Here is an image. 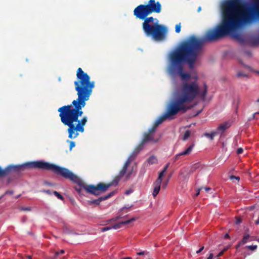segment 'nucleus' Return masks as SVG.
<instances>
[{
	"label": "nucleus",
	"instance_id": "f257e3e1",
	"mask_svg": "<svg viewBox=\"0 0 259 259\" xmlns=\"http://www.w3.org/2000/svg\"><path fill=\"white\" fill-rule=\"evenodd\" d=\"M221 8L223 19L221 24L214 28L207 30L203 37H198L195 35L189 36L169 55L167 67L169 74L171 76L178 74L182 80L180 89L175 92L172 100L183 94L185 85L188 89L191 88L194 98L185 104L189 109L191 108L189 104L197 97L198 96L203 101L206 100L208 87L204 83L202 90H200L197 76L194 81H186L191 78V75L184 72L183 64L187 63L189 67L193 69L205 42L215 41L227 35H230L240 42L243 41V37L237 31L244 26L259 21V0H252L250 4L242 0H226L222 3Z\"/></svg>",
	"mask_w": 259,
	"mask_h": 259
},
{
	"label": "nucleus",
	"instance_id": "f03ea898",
	"mask_svg": "<svg viewBox=\"0 0 259 259\" xmlns=\"http://www.w3.org/2000/svg\"><path fill=\"white\" fill-rule=\"evenodd\" d=\"M77 80L75 81L74 85L77 92V98L74 100L70 105H64L58 109L61 121L64 125L68 126L67 132L69 139H75L79 133H83L84 126L88 121L87 116H83L82 109L86 105L95 87V81L90 80V76L84 72L81 68L76 71Z\"/></svg>",
	"mask_w": 259,
	"mask_h": 259
},
{
	"label": "nucleus",
	"instance_id": "7ed1b4c3",
	"mask_svg": "<svg viewBox=\"0 0 259 259\" xmlns=\"http://www.w3.org/2000/svg\"><path fill=\"white\" fill-rule=\"evenodd\" d=\"M187 86L184 87L183 94L178 98L172 100L167 106L165 113L159 117L154 122L153 126L149 129L147 133L153 135L154 134L157 127L163 122L166 119L177 115L179 112H186L189 108L185 105L194 98L192 95L193 92L192 88L188 89Z\"/></svg>",
	"mask_w": 259,
	"mask_h": 259
},
{
	"label": "nucleus",
	"instance_id": "20e7f679",
	"mask_svg": "<svg viewBox=\"0 0 259 259\" xmlns=\"http://www.w3.org/2000/svg\"><path fill=\"white\" fill-rule=\"evenodd\" d=\"M26 167L50 170L55 174L59 175L65 179H69L73 182L78 183L79 181L78 177L70 171L68 169L60 167L49 162H44L43 161H36L27 162L23 164L20 165H9L5 168V170H7L6 176L8 175L11 171H22L24 170L25 168Z\"/></svg>",
	"mask_w": 259,
	"mask_h": 259
},
{
	"label": "nucleus",
	"instance_id": "39448f33",
	"mask_svg": "<svg viewBox=\"0 0 259 259\" xmlns=\"http://www.w3.org/2000/svg\"><path fill=\"white\" fill-rule=\"evenodd\" d=\"M143 30L147 36H151L156 40L164 39L167 31L166 28L158 23V20L153 17H146L142 19Z\"/></svg>",
	"mask_w": 259,
	"mask_h": 259
},
{
	"label": "nucleus",
	"instance_id": "423d86ee",
	"mask_svg": "<svg viewBox=\"0 0 259 259\" xmlns=\"http://www.w3.org/2000/svg\"><path fill=\"white\" fill-rule=\"evenodd\" d=\"M130 164V163H129L128 161H126L122 169L119 172V176L115 177L112 182L108 184L100 183L97 186L93 185H87L84 184H81L80 183H79V185L85 189L87 192L95 195H99L101 192H106L111 186L117 185L120 178L122 177L126 172L127 167Z\"/></svg>",
	"mask_w": 259,
	"mask_h": 259
},
{
	"label": "nucleus",
	"instance_id": "0eeeda50",
	"mask_svg": "<svg viewBox=\"0 0 259 259\" xmlns=\"http://www.w3.org/2000/svg\"><path fill=\"white\" fill-rule=\"evenodd\" d=\"M162 6L159 2L149 0L146 5H140L134 10V15L139 19L146 18L153 13H160Z\"/></svg>",
	"mask_w": 259,
	"mask_h": 259
},
{
	"label": "nucleus",
	"instance_id": "6e6552de",
	"mask_svg": "<svg viewBox=\"0 0 259 259\" xmlns=\"http://www.w3.org/2000/svg\"><path fill=\"white\" fill-rule=\"evenodd\" d=\"M158 141V139H155L153 135L145 133L143 135V138L139 145L143 148L144 145L149 142L156 143Z\"/></svg>",
	"mask_w": 259,
	"mask_h": 259
},
{
	"label": "nucleus",
	"instance_id": "1a4fd4ad",
	"mask_svg": "<svg viewBox=\"0 0 259 259\" xmlns=\"http://www.w3.org/2000/svg\"><path fill=\"white\" fill-rule=\"evenodd\" d=\"M142 147L139 145L133 151V152L131 154V155L128 156L127 159L126 161H129V163H131V162L135 159L136 157L138 155L140 151L142 149Z\"/></svg>",
	"mask_w": 259,
	"mask_h": 259
},
{
	"label": "nucleus",
	"instance_id": "9d476101",
	"mask_svg": "<svg viewBox=\"0 0 259 259\" xmlns=\"http://www.w3.org/2000/svg\"><path fill=\"white\" fill-rule=\"evenodd\" d=\"M136 219L134 218L126 221H123L116 223L112 226V229H118L121 228L123 225H126L130 224L131 222L135 221Z\"/></svg>",
	"mask_w": 259,
	"mask_h": 259
},
{
	"label": "nucleus",
	"instance_id": "9b49d317",
	"mask_svg": "<svg viewBox=\"0 0 259 259\" xmlns=\"http://www.w3.org/2000/svg\"><path fill=\"white\" fill-rule=\"evenodd\" d=\"M194 145H190L186 150L185 151L177 154L175 156V161H177L178 159H179L180 156H186L187 155H189L192 152V150L193 148Z\"/></svg>",
	"mask_w": 259,
	"mask_h": 259
},
{
	"label": "nucleus",
	"instance_id": "f8f14e48",
	"mask_svg": "<svg viewBox=\"0 0 259 259\" xmlns=\"http://www.w3.org/2000/svg\"><path fill=\"white\" fill-rule=\"evenodd\" d=\"M114 192H112L110 193L109 194H108V195H106L105 196L101 197L97 199L90 201V203L99 205L102 201L105 200L109 198L110 197L113 196L114 195Z\"/></svg>",
	"mask_w": 259,
	"mask_h": 259
},
{
	"label": "nucleus",
	"instance_id": "ddd939ff",
	"mask_svg": "<svg viewBox=\"0 0 259 259\" xmlns=\"http://www.w3.org/2000/svg\"><path fill=\"white\" fill-rule=\"evenodd\" d=\"M161 183L157 181H155L154 183V189L152 195L154 197H155L160 190Z\"/></svg>",
	"mask_w": 259,
	"mask_h": 259
},
{
	"label": "nucleus",
	"instance_id": "4468645a",
	"mask_svg": "<svg viewBox=\"0 0 259 259\" xmlns=\"http://www.w3.org/2000/svg\"><path fill=\"white\" fill-rule=\"evenodd\" d=\"M230 126V124L229 122H226L220 124L218 127V130L224 132Z\"/></svg>",
	"mask_w": 259,
	"mask_h": 259
},
{
	"label": "nucleus",
	"instance_id": "2eb2a0df",
	"mask_svg": "<svg viewBox=\"0 0 259 259\" xmlns=\"http://www.w3.org/2000/svg\"><path fill=\"white\" fill-rule=\"evenodd\" d=\"M250 45L253 47L259 45V36L252 38L250 41Z\"/></svg>",
	"mask_w": 259,
	"mask_h": 259
},
{
	"label": "nucleus",
	"instance_id": "dca6fc26",
	"mask_svg": "<svg viewBox=\"0 0 259 259\" xmlns=\"http://www.w3.org/2000/svg\"><path fill=\"white\" fill-rule=\"evenodd\" d=\"M147 161L149 164H153L157 162V159L155 156H151L147 159Z\"/></svg>",
	"mask_w": 259,
	"mask_h": 259
},
{
	"label": "nucleus",
	"instance_id": "f3484780",
	"mask_svg": "<svg viewBox=\"0 0 259 259\" xmlns=\"http://www.w3.org/2000/svg\"><path fill=\"white\" fill-rule=\"evenodd\" d=\"M236 76H237V77L238 78L243 77V78H245L246 79L248 78V74H246V73H243L242 71H238V72H237V73L236 74Z\"/></svg>",
	"mask_w": 259,
	"mask_h": 259
},
{
	"label": "nucleus",
	"instance_id": "a211bd4d",
	"mask_svg": "<svg viewBox=\"0 0 259 259\" xmlns=\"http://www.w3.org/2000/svg\"><path fill=\"white\" fill-rule=\"evenodd\" d=\"M249 238H250V235L248 234L245 233L244 234L243 237L241 240V243L245 244L246 243H247L248 242Z\"/></svg>",
	"mask_w": 259,
	"mask_h": 259
},
{
	"label": "nucleus",
	"instance_id": "6ab92c4d",
	"mask_svg": "<svg viewBox=\"0 0 259 259\" xmlns=\"http://www.w3.org/2000/svg\"><path fill=\"white\" fill-rule=\"evenodd\" d=\"M215 135H216L215 132H212L210 134L206 133L204 134V136L209 138L210 140H213L214 137L215 136Z\"/></svg>",
	"mask_w": 259,
	"mask_h": 259
},
{
	"label": "nucleus",
	"instance_id": "aec40b11",
	"mask_svg": "<svg viewBox=\"0 0 259 259\" xmlns=\"http://www.w3.org/2000/svg\"><path fill=\"white\" fill-rule=\"evenodd\" d=\"M164 174H165V172H164L163 171L161 170L159 173L158 177L157 179L156 180V181L159 182L161 183L162 182V177L164 176Z\"/></svg>",
	"mask_w": 259,
	"mask_h": 259
},
{
	"label": "nucleus",
	"instance_id": "412c9836",
	"mask_svg": "<svg viewBox=\"0 0 259 259\" xmlns=\"http://www.w3.org/2000/svg\"><path fill=\"white\" fill-rule=\"evenodd\" d=\"M190 134H191L190 131L189 130H187L184 135L183 140L184 141L187 140L188 139V138L190 137Z\"/></svg>",
	"mask_w": 259,
	"mask_h": 259
},
{
	"label": "nucleus",
	"instance_id": "4be33fe9",
	"mask_svg": "<svg viewBox=\"0 0 259 259\" xmlns=\"http://www.w3.org/2000/svg\"><path fill=\"white\" fill-rule=\"evenodd\" d=\"M6 171L7 170L3 169L2 167L0 166V178L6 176Z\"/></svg>",
	"mask_w": 259,
	"mask_h": 259
},
{
	"label": "nucleus",
	"instance_id": "5701e85b",
	"mask_svg": "<svg viewBox=\"0 0 259 259\" xmlns=\"http://www.w3.org/2000/svg\"><path fill=\"white\" fill-rule=\"evenodd\" d=\"M53 194L59 199L63 200L64 199L63 196L57 191H54Z\"/></svg>",
	"mask_w": 259,
	"mask_h": 259
},
{
	"label": "nucleus",
	"instance_id": "b1692460",
	"mask_svg": "<svg viewBox=\"0 0 259 259\" xmlns=\"http://www.w3.org/2000/svg\"><path fill=\"white\" fill-rule=\"evenodd\" d=\"M257 246L255 245H247L245 246L246 248H247L250 250L254 251L257 249Z\"/></svg>",
	"mask_w": 259,
	"mask_h": 259
},
{
	"label": "nucleus",
	"instance_id": "393cba45",
	"mask_svg": "<svg viewBox=\"0 0 259 259\" xmlns=\"http://www.w3.org/2000/svg\"><path fill=\"white\" fill-rule=\"evenodd\" d=\"M65 253V251L63 249L61 250L60 251H57L55 252L54 256L53 257V258H56L60 254H63Z\"/></svg>",
	"mask_w": 259,
	"mask_h": 259
},
{
	"label": "nucleus",
	"instance_id": "a878e982",
	"mask_svg": "<svg viewBox=\"0 0 259 259\" xmlns=\"http://www.w3.org/2000/svg\"><path fill=\"white\" fill-rule=\"evenodd\" d=\"M181 25L180 23L178 24H177L175 27L176 32L178 33H180L181 31Z\"/></svg>",
	"mask_w": 259,
	"mask_h": 259
},
{
	"label": "nucleus",
	"instance_id": "bb28decb",
	"mask_svg": "<svg viewBox=\"0 0 259 259\" xmlns=\"http://www.w3.org/2000/svg\"><path fill=\"white\" fill-rule=\"evenodd\" d=\"M230 179L233 181H234V180H236L238 181L240 180V178L239 177H236L235 176H230Z\"/></svg>",
	"mask_w": 259,
	"mask_h": 259
},
{
	"label": "nucleus",
	"instance_id": "cd10ccee",
	"mask_svg": "<svg viewBox=\"0 0 259 259\" xmlns=\"http://www.w3.org/2000/svg\"><path fill=\"white\" fill-rule=\"evenodd\" d=\"M75 146V143L73 141H70V145H69V149L71 151L72 149V148L74 147Z\"/></svg>",
	"mask_w": 259,
	"mask_h": 259
},
{
	"label": "nucleus",
	"instance_id": "c85d7f7f",
	"mask_svg": "<svg viewBox=\"0 0 259 259\" xmlns=\"http://www.w3.org/2000/svg\"><path fill=\"white\" fill-rule=\"evenodd\" d=\"M111 229H112V226L111 227H106L102 228L101 231H102V232H105V231L109 230Z\"/></svg>",
	"mask_w": 259,
	"mask_h": 259
},
{
	"label": "nucleus",
	"instance_id": "c756f323",
	"mask_svg": "<svg viewBox=\"0 0 259 259\" xmlns=\"http://www.w3.org/2000/svg\"><path fill=\"white\" fill-rule=\"evenodd\" d=\"M148 253V252H146L145 251H143L137 252V254L138 255H144V254H147Z\"/></svg>",
	"mask_w": 259,
	"mask_h": 259
},
{
	"label": "nucleus",
	"instance_id": "7c9ffc66",
	"mask_svg": "<svg viewBox=\"0 0 259 259\" xmlns=\"http://www.w3.org/2000/svg\"><path fill=\"white\" fill-rule=\"evenodd\" d=\"M243 152V149L242 148H239L237 150V153L238 154H241Z\"/></svg>",
	"mask_w": 259,
	"mask_h": 259
},
{
	"label": "nucleus",
	"instance_id": "2f4dec72",
	"mask_svg": "<svg viewBox=\"0 0 259 259\" xmlns=\"http://www.w3.org/2000/svg\"><path fill=\"white\" fill-rule=\"evenodd\" d=\"M42 192H43L47 194H49V195L52 194V192L50 190H44L42 191Z\"/></svg>",
	"mask_w": 259,
	"mask_h": 259
},
{
	"label": "nucleus",
	"instance_id": "473e14b6",
	"mask_svg": "<svg viewBox=\"0 0 259 259\" xmlns=\"http://www.w3.org/2000/svg\"><path fill=\"white\" fill-rule=\"evenodd\" d=\"M225 250H222L219 253V254L217 255V257H219L223 255V254L224 253Z\"/></svg>",
	"mask_w": 259,
	"mask_h": 259
},
{
	"label": "nucleus",
	"instance_id": "72a5a7b5",
	"mask_svg": "<svg viewBox=\"0 0 259 259\" xmlns=\"http://www.w3.org/2000/svg\"><path fill=\"white\" fill-rule=\"evenodd\" d=\"M169 163H167L163 168V169L162 170V171H163L164 172H166V170L167 169L168 167V166H169Z\"/></svg>",
	"mask_w": 259,
	"mask_h": 259
},
{
	"label": "nucleus",
	"instance_id": "f704fd0d",
	"mask_svg": "<svg viewBox=\"0 0 259 259\" xmlns=\"http://www.w3.org/2000/svg\"><path fill=\"white\" fill-rule=\"evenodd\" d=\"M203 189V187H201L199 189H198L197 192H196V193L195 194V196H197L199 195V194H200V192L201 190H202Z\"/></svg>",
	"mask_w": 259,
	"mask_h": 259
},
{
	"label": "nucleus",
	"instance_id": "c9c22d12",
	"mask_svg": "<svg viewBox=\"0 0 259 259\" xmlns=\"http://www.w3.org/2000/svg\"><path fill=\"white\" fill-rule=\"evenodd\" d=\"M244 244V243H241V241H240L236 245V248H238L241 245Z\"/></svg>",
	"mask_w": 259,
	"mask_h": 259
},
{
	"label": "nucleus",
	"instance_id": "e433bc0d",
	"mask_svg": "<svg viewBox=\"0 0 259 259\" xmlns=\"http://www.w3.org/2000/svg\"><path fill=\"white\" fill-rule=\"evenodd\" d=\"M203 249H204V246H202L198 250H197L196 251V253H199L201 252L203 250Z\"/></svg>",
	"mask_w": 259,
	"mask_h": 259
},
{
	"label": "nucleus",
	"instance_id": "4c0bfd02",
	"mask_svg": "<svg viewBox=\"0 0 259 259\" xmlns=\"http://www.w3.org/2000/svg\"><path fill=\"white\" fill-rule=\"evenodd\" d=\"M204 189L206 192H208L211 190V188L209 187H203V189Z\"/></svg>",
	"mask_w": 259,
	"mask_h": 259
},
{
	"label": "nucleus",
	"instance_id": "58836bf2",
	"mask_svg": "<svg viewBox=\"0 0 259 259\" xmlns=\"http://www.w3.org/2000/svg\"><path fill=\"white\" fill-rule=\"evenodd\" d=\"M21 209L23 210H27V211H29L31 210L30 207H23V208H22Z\"/></svg>",
	"mask_w": 259,
	"mask_h": 259
},
{
	"label": "nucleus",
	"instance_id": "ea45409f",
	"mask_svg": "<svg viewBox=\"0 0 259 259\" xmlns=\"http://www.w3.org/2000/svg\"><path fill=\"white\" fill-rule=\"evenodd\" d=\"M213 256V254L212 253H210L209 255L207 258V259H212Z\"/></svg>",
	"mask_w": 259,
	"mask_h": 259
},
{
	"label": "nucleus",
	"instance_id": "a19ab883",
	"mask_svg": "<svg viewBox=\"0 0 259 259\" xmlns=\"http://www.w3.org/2000/svg\"><path fill=\"white\" fill-rule=\"evenodd\" d=\"M13 192L12 191H7L6 192H5V194H13Z\"/></svg>",
	"mask_w": 259,
	"mask_h": 259
},
{
	"label": "nucleus",
	"instance_id": "79ce46f5",
	"mask_svg": "<svg viewBox=\"0 0 259 259\" xmlns=\"http://www.w3.org/2000/svg\"><path fill=\"white\" fill-rule=\"evenodd\" d=\"M224 237H225V238L229 239V238H230V236H229V235L228 233H227V234H225Z\"/></svg>",
	"mask_w": 259,
	"mask_h": 259
},
{
	"label": "nucleus",
	"instance_id": "37998d69",
	"mask_svg": "<svg viewBox=\"0 0 259 259\" xmlns=\"http://www.w3.org/2000/svg\"><path fill=\"white\" fill-rule=\"evenodd\" d=\"M255 223L256 225H259V217H258V218L257 219V220H256Z\"/></svg>",
	"mask_w": 259,
	"mask_h": 259
},
{
	"label": "nucleus",
	"instance_id": "c03bdc74",
	"mask_svg": "<svg viewBox=\"0 0 259 259\" xmlns=\"http://www.w3.org/2000/svg\"><path fill=\"white\" fill-rule=\"evenodd\" d=\"M132 171H130V172H129L128 173V175H127V178H129V177H130V176H131V175L132 174Z\"/></svg>",
	"mask_w": 259,
	"mask_h": 259
},
{
	"label": "nucleus",
	"instance_id": "a18cd8bd",
	"mask_svg": "<svg viewBox=\"0 0 259 259\" xmlns=\"http://www.w3.org/2000/svg\"><path fill=\"white\" fill-rule=\"evenodd\" d=\"M259 114V112H256V113H254V114L253 115V117H252L253 118H255V114Z\"/></svg>",
	"mask_w": 259,
	"mask_h": 259
},
{
	"label": "nucleus",
	"instance_id": "49530a36",
	"mask_svg": "<svg viewBox=\"0 0 259 259\" xmlns=\"http://www.w3.org/2000/svg\"><path fill=\"white\" fill-rule=\"evenodd\" d=\"M241 223V220H237V221H236V224H239Z\"/></svg>",
	"mask_w": 259,
	"mask_h": 259
},
{
	"label": "nucleus",
	"instance_id": "de8ad7c7",
	"mask_svg": "<svg viewBox=\"0 0 259 259\" xmlns=\"http://www.w3.org/2000/svg\"><path fill=\"white\" fill-rule=\"evenodd\" d=\"M130 193V190H127L126 192H125V194L128 195Z\"/></svg>",
	"mask_w": 259,
	"mask_h": 259
},
{
	"label": "nucleus",
	"instance_id": "09e8293b",
	"mask_svg": "<svg viewBox=\"0 0 259 259\" xmlns=\"http://www.w3.org/2000/svg\"><path fill=\"white\" fill-rule=\"evenodd\" d=\"M121 259H132V257H126L122 258Z\"/></svg>",
	"mask_w": 259,
	"mask_h": 259
},
{
	"label": "nucleus",
	"instance_id": "8fccbe9b",
	"mask_svg": "<svg viewBox=\"0 0 259 259\" xmlns=\"http://www.w3.org/2000/svg\"><path fill=\"white\" fill-rule=\"evenodd\" d=\"M27 257L28 258V259H31L32 258V256L31 255H27Z\"/></svg>",
	"mask_w": 259,
	"mask_h": 259
},
{
	"label": "nucleus",
	"instance_id": "3c124183",
	"mask_svg": "<svg viewBox=\"0 0 259 259\" xmlns=\"http://www.w3.org/2000/svg\"><path fill=\"white\" fill-rule=\"evenodd\" d=\"M228 248H226L224 249L223 250H225V252L227 250Z\"/></svg>",
	"mask_w": 259,
	"mask_h": 259
},
{
	"label": "nucleus",
	"instance_id": "603ef678",
	"mask_svg": "<svg viewBox=\"0 0 259 259\" xmlns=\"http://www.w3.org/2000/svg\"><path fill=\"white\" fill-rule=\"evenodd\" d=\"M118 218H119L118 217H116V218H115V220H117Z\"/></svg>",
	"mask_w": 259,
	"mask_h": 259
},
{
	"label": "nucleus",
	"instance_id": "864d4df0",
	"mask_svg": "<svg viewBox=\"0 0 259 259\" xmlns=\"http://www.w3.org/2000/svg\"><path fill=\"white\" fill-rule=\"evenodd\" d=\"M257 102H259V98L256 101Z\"/></svg>",
	"mask_w": 259,
	"mask_h": 259
},
{
	"label": "nucleus",
	"instance_id": "5fc2aeb1",
	"mask_svg": "<svg viewBox=\"0 0 259 259\" xmlns=\"http://www.w3.org/2000/svg\"><path fill=\"white\" fill-rule=\"evenodd\" d=\"M200 10H201V8H199L198 9V11H200Z\"/></svg>",
	"mask_w": 259,
	"mask_h": 259
},
{
	"label": "nucleus",
	"instance_id": "6e6d98bb",
	"mask_svg": "<svg viewBox=\"0 0 259 259\" xmlns=\"http://www.w3.org/2000/svg\"><path fill=\"white\" fill-rule=\"evenodd\" d=\"M257 241L259 242V238L257 239Z\"/></svg>",
	"mask_w": 259,
	"mask_h": 259
},
{
	"label": "nucleus",
	"instance_id": "4d7b16f0",
	"mask_svg": "<svg viewBox=\"0 0 259 259\" xmlns=\"http://www.w3.org/2000/svg\"><path fill=\"white\" fill-rule=\"evenodd\" d=\"M256 73L259 74V71H256Z\"/></svg>",
	"mask_w": 259,
	"mask_h": 259
},
{
	"label": "nucleus",
	"instance_id": "13d9d810",
	"mask_svg": "<svg viewBox=\"0 0 259 259\" xmlns=\"http://www.w3.org/2000/svg\"><path fill=\"white\" fill-rule=\"evenodd\" d=\"M218 259H220V258H218Z\"/></svg>",
	"mask_w": 259,
	"mask_h": 259
}]
</instances>
